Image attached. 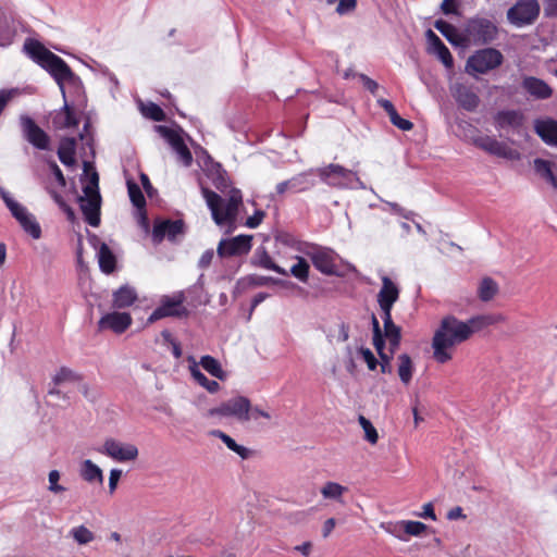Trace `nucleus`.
<instances>
[{
	"instance_id": "64",
	"label": "nucleus",
	"mask_w": 557,
	"mask_h": 557,
	"mask_svg": "<svg viewBox=\"0 0 557 557\" xmlns=\"http://www.w3.org/2000/svg\"><path fill=\"white\" fill-rule=\"evenodd\" d=\"M465 517L461 507H454L447 512V519L449 520H457Z\"/></svg>"
},
{
	"instance_id": "27",
	"label": "nucleus",
	"mask_w": 557,
	"mask_h": 557,
	"mask_svg": "<svg viewBox=\"0 0 557 557\" xmlns=\"http://www.w3.org/2000/svg\"><path fill=\"white\" fill-rule=\"evenodd\" d=\"M522 87L532 97L536 99H548L553 95V89L549 85L534 76H527L522 81Z\"/></svg>"
},
{
	"instance_id": "32",
	"label": "nucleus",
	"mask_w": 557,
	"mask_h": 557,
	"mask_svg": "<svg viewBox=\"0 0 557 557\" xmlns=\"http://www.w3.org/2000/svg\"><path fill=\"white\" fill-rule=\"evenodd\" d=\"M252 263L255 265L263 268L265 270L274 271V272H276V273L281 274V275H284V276L288 275V271H286L284 268L277 265L272 260L270 255L267 252L264 247H259L256 250V252L253 255Z\"/></svg>"
},
{
	"instance_id": "17",
	"label": "nucleus",
	"mask_w": 557,
	"mask_h": 557,
	"mask_svg": "<svg viewBox=\"0 0 557 557\" xmlns=\"http://www.w3.org/2000/svg\"><path fill=\"white\" fill-rule=\"evenodd\" d=\"M252 235H238L220 240L216 252L221 258L243 256L251 249Z\"/></svg>"
},
{
	"instance_id": "10",
	"label": "nucleus",
	"mask_w": 557,
	"mask_h": 557,
	"mask_svg": "<svg viewBox=\"0 0 557 557\" xmlns=\"http://www.w3.org/2000/svg\"><path fill=\"white\" fill-rule=\"evenodd\" d=\"M502 52L494 48H485L473 53L467 61L469 73L485 74L503 63Z\"/></svg>"
},
{
	"instance_id": "62",
	"label": "nucleus",
	"mask_w": 557,
	"mask_h": 557,
	"mask_svg": "<svg viewBox=\"0 0 557 557\" xmlns=\"http://www.w3.org/2000/svg\"><path fill=\"white\" fill-rule=\"evenodd\" d=\"M441 9L445 14L457 13L455 0H443Z\"/></svg>"
},
{
	"instance_id": "18",
	"label": "nucleus",
	"mask_w": 557,
	"mask_h": 557,
	"mask_svg": "<svg viewBox=\"0 0 557 557\" xmlns=\"http://www.w3.org/2000/svg\"><path fill=\"white\" fill-rule=\"evenodd\" d=\"M381 281L382 286L377 293V304L382 313L392 312L394 304L399 299V286L385 274L381 276Z\"/></svg>"
},
{
	"instance_id": "9",
	"label": "nucleus",
	"mask_w": 557,
	"mask_h": 557,
	"mask_svg": "<svg viewBox=\"0 0 557 557\" xmlns=\"http://www.w3.org/2000/svg\"><path fill=\"white\" fill-rule=\"evenodd\" d=\"M299 250L311 259L321 273L326 275L336 273V253L332 249L306 243L299 247Z\"/></svg>"
},
{
	"instance_id": "43",
	"label": "nucleus",
	"mask_w": 557,
	"mask_h": 557,
	"mask_svg": "<svg viewBox=\"0 0 557 557\" xmlns=\"http://www.w3.org/2000/svg\"><path fill=\"white\" fill-rule=\"evenodd\" d=\"M413 363L407 354L398 356V375L404 384H409L412 379Z\"/></svg>"
},
{
	"instance_id": "56",
	"label": "nucleus",
	"mask_w": 557,
	"mask_h": 557,
	"mask_svg": "<svg viewBox=\"0 0 557 557\" xmlns=\"http://www.w3.org/2000/svg\"><path fill=\"white\" fill-rule=\"evenodd\" d=\"M213 257H214V252H213L212 249L206 250L201 255V257H200V259L198 261L199 268H201V269L208 268L211 264Z\"/></svg>"
},
{
	"instance_id": "52",
	"label": "nucleus",
	"mask_w": 557,
	"mask_h": 557,
	"mask_svg": "<svg viewBox=\"0 0 557 557\" xmlns=\"http://www.w3.org/2000/svg\"><path fill=\"white\" fill-rule=\"evenodd\" d=\"M356 7L357 0H339L336 8V12L339 15H345L355 11Z\"/></svg>"
},
{
	"instance_id": "53",
	"label": "nucleus",
	"mask_w": 557,
	"mask_h": 557,
	"mask_svg": "<svg viewBox=\"0 0 557 557\" xmlns=\"http://www.w3.org/2000/svg\"><path fill=\"white\" fill-rule=\"evenodd\" d=\"M122 473L123 472L121 469H117V468L111 469L110 475H109V493L111 495L114 494V492L116 491V487H117L119 481L122 476Z\"/></svg>"
},
{
	"instance_id": "47",
	"label": "nucleus",
	"mask_w": 557,
	"mask_h": 557,
	"mask_svg": "<svg viewBox=\"0 0 557 557\" xmlns=\"http://www.w3.org/2000/svg\"><path fill=\"white\" fill-rule=\"evenodd\" d=\"M358 422L364 432V440L370 444L375 445L379 441V434L371 421L368 420L364 416H359Z\"/></svg>"
},
{
	"instance_id": "11",
	"label": "nucleus",
	"mask_w": 557,
	"mask_h": 557,
	"mask_svg": "<svg viewBox=\"0 0 557 557\" xmlns=\"http://www.w3.org/2000/svg\"><path fill=\"white\" fill-rule=\"evenodd\" d=\"M540 14L537 0H518L508 11V22L517 27L532 24Z\"/></svg>"
},
{
	"instance_id": "46",
	"label": "nucleus",
	"mask_w": 557,
	"mask_h": 557,
	"mask_svg": "<svg viewBox=\"0 0 557 557\" xmlns=\"http://www.w3.org/2000/svg\"><path fill=\"white\" fill-rule=\"evenodd\" d=\"M70 534L79 545H86L95 540V534L85 525L73 528Z\"/></svg>"
},
{
	"instance_id": "63",
	"label": "nucleus",
	"mask_w": 557,
	"mask_h": 557,
	"mask_svg": "<svg viewBox=\"0 0 557 557\" xmlns=\"http://www.w3.org/2000/svg\"><path fill=\"white\" fill-rule=\"evenodd\" d=\"M12 91L0 90V114L2 113L9 100L12 98Z\"/></svg>"
},
{
	"instance_id": "24",
	"label": "nucleus",
	"mask_w": 557,
	"mask_h": 557,
	"mask_svg": "<svg viewBox=\"0 0 557 557\" xmlns=\"http://www.w3.org/2000/svg\"><path fill=\"white\" fill-rule=\"evenodd\" d=\"M534 131L548 146L557 147V121L550 117L534 121Z\"/></svg>"
},
{
	"instance_id": "35",
	"label": "nucleus",
	"mask_w": 557,
	"mask_h": 557,
	"mask_svg": "<svg viewBox=\"0 0 557 557\" xmlns=\"http://www.w3.org/2000/svg\"><path fill=\"white\" fill-rule=\"evenodd\" d=\"M97 257L102 272L110 274L115 270L116 258L107 244L101 243Z\"/></svg>"
},
{
	"instance_id": "58",
	"label": "nucleus",
	"mask_w": 557,
	"mask_h": 557,
	"mask_svg": "<svg viewBox=\"0 0 557 557\" xmlns=\"http://www.w3.org/2000/svg\"><path fill=\"white\" fill-rule=\"evenodd\" d=\"M360 79L362 81L363 83V86L370 90L372 94H374L377 88H379V85L375 81H373L372 78L368 77L367 75L364 74H360L359 75Z\"/></svg>"
},
{
	"instance_id": "20",
	"label": "nucleus",
	"mask_w": 557,
	"mask_h": 557,
	"mask_svg": "<svg viewBox=\"0 0 557 557\" xmlns=\"http://www.w3.org/2000/svg\"><path fill=\"white\" fill-rule=\"evenodd\" d=\"M524 124V115L519 110H502L494 115V125L497 131L520 132Z\"/></svg>"
},
{
	"instance_id": "30",
	"label": "nucleus",
	"mask_w": 557,
	"mask_h": 557,
	"mask_svg": "<svg viewBox=\"0 0 557 557\" xmlns=\"http://www.w3.org/2000/svg\"><path fill=\"white\" fill-rule=\"evenodd\" d=\"M127 189H128V195H129V199H131L132 203L138 210L139 224L143 227L148 228V219H147L146 211H145L146 200H145L141 189L139 188V186L136 183H133V182H127Z\"/></svg>"
},
{
	"instance_id": "33",
	"label": "nucleus",
	"mask_w": 557,
	"mask_h": 557,
	"mask_svg": "<svg viewBox=\"0 0 557 557\" xmlns=\"http://www.w3.org/2000/svg\"><path fill=\"white\" fill-rule=\"evenodd\" d=\"M75 150H76V140L73 137H65L61 139L59 149H58V157L60 161L65 166H72L75 164Z\"/></svg>"
},
{
	"instance_id": "48",
	"label": "nucleus",
	"mask_w": 557,
	"mask_h": 557,
	"mask_svg": "<svg viewBox=\"0 0 557 557\" xmlns=\"http://www.w3.org/2000/svg\"><path fill=\"white\" fill-rule=\"evenodd\" d=\"M141 113L144 116L156 122H161L165 119L163 110L153 102L141 104Z\"/></svg>"
},
{
	"instance_id": "28",
	"label": "nucleus",
	"mask_w": 557,
	"mask_h": 557,
	"mask_svg": "<svg viewBox=\"0 0 557 557\" xmlns=\"http://www.w3.org/2000/svg\"><path fill=\"white\" fill-rule=\"evenodd\" d=\"M426 38L430 45L431 52L436 54V57L446 67H451L454 63L451 53L448 50V48L444 45V42L440 39V37L433 30L428 29Z\"/></svg>"
},
{
	"instance_id": "31",
	"label": "nucleus",
	"mask_w": 557,
	"mask_h": 557,
	"mask_svg": "<svg viewBox=\"0 0 557 557\" xmlns=\"http://www.w3.org/2000/svg\"><path fill=\"white\" fill-rule=\"evenodd\" d=\"M188 370L191 377L209 393H216L220 389V384L216 381L209 380L200 370L198 362L195 357L189 356L187 358Z\"/></svg>"
},
{
	"instance_id": "34",
	"label": "nucleus",
	"mask_w": 557,
	"mask_h": 557,
	"mask_svg": "<svg viewBox=\"0 0 557 557\" xmlns=\"http://www.w3.org/2000/svg\"><path fill=\"white\" fill-rule=\"evenodd\" d=\"M377 103L380 104L381 108H383L385 110V112L389 116V120L394 126L398 127L401 131H410L413 127V124L410 121L403 119L397 113L394 104L389 100L379 99Z\"/></svg>"
},
{
	"instance_id": "29",
	"label": "nucleus",
	"mask_w": 557,
	"mask_h": 557,
	"mask_svg": "<svg viewBox=\"0 0 557 557\" xmlns=\"http://www.w3.org/2000/svg\"><path fill=\"white\" fill-rule=\"evenodd\" d=\"M428 527L420 522V521H412V520H403L393 525V528L389 530L392 534H394L396 537L406 541V539L403 536V532L407 535L412 536H420L422 533L426 531Z\"/></svg>"
},
{
	"instance_id": "25",
	"label": "nucleus",
	"mask_w": 557,
	"mask_h": 557,
	"mask_svg": "<svg viewBox=\"0 0 557 557\" xmlns=\"http://www.w3.org/2000/svg\"><path fill=\"white\" fill-rule=\"evenodd\" d=\"M372 327H373V346L375 347L382 362H381V372L382 373H391V357H388L384 352L385 341H383L382 330L379 323V320L375 315H372Z\"/></svg>"
},
{
	"instance_id": "45",
	"label": "nucleus",
	"mask_w": 557,
	"mask_h": 557,
	"mask_svg": "<svg viewBox=\"0 0 557 557\" xmlns=\"http://www.w3.org/2000/svg\"><path fill=\"white\" fill-rule=\"evenodd\" d=\"M534 170L537 174H540L542 177L550 182L554 185V187L557 188V178L552 170V164L549 161L543 159H535Z\"/></svg>"
},
{
	"instance_id": "59",
	"label": "nucleus",
	"mask_w": 557,
	"mask_h": 557,
	"mask_svg": "<svg viewBox=\"0 0 557 557\" xmlns=\"http://www.w3.org/2000/svg\"><path fill=\"white\" fill-rule=\"evenodd\" d=\"M335 337L337 342H346L349 338V326L346 323H341Z\"/></svg>"
},
{
	"instance_id": "41",
	"label": "nucleus",
	"mask_w": 557,
	"mask_h": 557,
	"mask_svg": "<svg viewBox=\"0 0 557 557\" xmlns=\"http://www.w3.org/2000/svg\"><path fill=\"white\" fill-rule=\"evenodd\" d=\"M293 259L296 261V263L290 267L288 274H290L301 283H307L309 280L310 271V265L308 261L300 256H295L293 257Z\"/></svg>"
},
{
	"instance_id": "55",
	"label": "nucleus",
	"mask_w": 557,
	"mask_h": 557,
	"mask_svg": "<svg viewBox=\"0 0 557 557\" xmlns=\"http://www.w3.org/2000/svg\"><path fill=\"white\" fill-rule=\"evenodd\" d=\"M416 516L423 519H431L433 521L436 520V515L432 503L424 504L422 507V511L416 513Z\"/></svg>"
},
{
	"instance_id": "5",
	"label": "nucleus",
	"mask_w": 557,
	"mask_h": 557,
	"mask_svg": "<svg viewBox=\"0 0 557 557\" xmlns=\"http://www.w3.org/2000/svg\"><path fill=\"white\" fill-rule=\"evenodd\" d=\"M81 210L87 223L94 227L100 224L101 196L99 193V176L92 172L87 184L83 187V196L78 198Z\"/></svg>"
},
{
	"instance_id": "38",
	"label": "nucleus",
	"mask_w": 557,
	"mask_h": 557,
	"mask_svg": "<svg viewBox=\"0 0 557 557\" xmlns=\"http://www.w3.org/2000/svg\"><path fill=\"white\" fill-rule=\"evenodd\" d=\"M211 435L214 436V437H218L220 438L225 445L226 447L236 453L238 456H240L243 459H247L250 457L251 455V451L250 449H248L247 447L245 446H242V445H238L230 435H227L226 433L220 431V430H214L211 432Z\"/></svg>"
},
{
	"instance_id": "23",
	"label": "nucleus",
	"mask_w": 557,
	"mask_h": 557,
	"mask_svg": "<svg viewBox=\"0 0 557 557\" xmlns=\"http://www.w3.org/2000/svg\"><path fill=\"white\" fill-rule=\"evenodd\" d=\"M132 324V317L129 313L126 312H111L104 314L99 320V327L100 329H110L114 333L121 334L125 332L129 325Z\"/></svg>"
},
{
	"instance_id": "42",
	"label": "nucleus",
	"mask_w": 557,
	"mask_h": 557,
	"mask_svg": "<svg viewBox=\"0 0 557 557\" xmlns=\"http://www.w3.org/2000/svg\"><path fill=\"white\" fill-rule=\"evenodd\" d=\"M498 293L497 283L491 277H484L478 288L479 298L482 301L492 300Z\"/></svg>"
},
{
	"instance_id": "60",
	"label": "nucleus",
	"mask_w": 557,
	"mask_h": 557,
	"mask_svg": "<svg viewBox=\"0 0 557 557\" xmlns=\"http://www.w3.org/2000/svg\"><path fill=\"white\" fill-rule=\"evenodd\" d=\"M259 417H262L264 419H271V414L268 411L262 410L259 407H252L250 405V419H255L256 420Z\"/></svg>"
},
{
	"instance_id": "16",
	"label": "nucleus",
	"mask_w": 557,
	"mask_h": 557,
	"mask_svg": "<svg viewBox=\"0 0 557 557\" xmlns=\"http://www.w3.org/2000/svg\"><path fill=\"white\" fill-rule=\"evenodd\" d=\"M156 129L175 151L180 162L184 166H189L193 162V154L185 145L183 137L176 131L168 126L158 125L156 126Z\"/></svg>"
},
{
	"instance_id": "2",
	"label": "nucleus",
	"mask_w": 557,
	"mask_h": 557,
	"mask_svg": "<svg viewBox=\"0 0 557 557\" xmlns=\"http://www.w3.org/2000/svg\"><path fill=\"white\" fill-rule=\"evenodd\" d=\"M500 321H504L500 314L481 315L468 321H460L453 315L444 318L432 338L434 360L441 364L447 363L453 359L456 346L466 342L475 331Z\"/></svg>"
},
{
	"instance_id": "51",
	"label": "nucleus",
	"mask_w": 557,
	"mask_h": 557,
	"mask_svg": "<svg viewBox=\"0 0 557 557\" xmlns=\"http://www.w3.org/2000/svg\"><path fill=\"white\" fill-rule=\"evenodd\" d=\"M359 354L367 363L369 370L373 371L376 369L379 362L374 354L369 348L361 347L359 349Z\"/></svg>"
},
{
	"instance_id": "19",
	"label": "nucleus",
	"mask_w": 557,
	"mask_h": 557,
	"mask_svg": "<svg viewBox=\"0 0 557 557\" xmlns=\"http://www.w3.org/2000/svg\"><path fill=\"white\" fill-rule=\"evenodd\" d=\"M315 185L313 169L299 173L292 178L276 185V193L283 195L286 191L300 193Z\"/></svg>"
},
{
	"instance_id": "22",
	"label": "nucleus",
	"mask_w": 557,
	"mask_h": 557,
	"mask_svg": "<svg viewBox=\"0 0 557 557\" xmlns=\"http://www.w3.org/2000/svg\"><path fill=\"white\" fill-rule=\"evenodd\" d=\"M451 94L457 103L467 111H474L480 103V99L473 89L463 84L456 83L453 85Z\"/></svg>"
},
{
	"instance_id": "6",
	"label": "nucleus",
	"mask_w": 557,
	"mask_h": 557,
	"mask_svg": "<svg viewBox=\"0 0 557 557\" xmlns=\"http://www.w3.org/2000/svg\"><path fill=\"white\" fill-rule=\"evenodd\" d=\"M498 28L494 21L475 16L470 18L463 30V40L472 45H487L497 38Z\"/></svg>"
},
{
	"instance_id": "57",
	"label": "nucleus",
	"mask_w": 557,
	"mask_h": 557,
	"mask_svg": "<svg viewBox=\"0 0 557 557\" xmlns=\"http://www.w3.org/2000/svg\"><path fill=\"white\" fill-rule=\"evenodd\" d=\"M388 206L396 214H399L407 220H413L414 213L412 211H406L404 208H401L398 203L395 202H391L388 203Z\"/></svg>"
},
{
	"instance_id": "12",
	"label": "nucleus",
	"mask_w": 557,
	"mask_h": 557,
	"mask_svg": "<svg viewBox=\"0 0 557 557\" xmlns=\"http://www.w3.org/2000/svg\"><path fill=\"white\" fill-rule=\"evenodd\" d=\"M97 450L117 462L134 461L137 459L139 454L136 445L132 443H124L111 437L107 438L102 446Z\"/></svg>"
},
{
	"instance_id": "36",
	"label": "nucleus",
	"mask_w": 557,
	"mask_h": 557,
	"mask_svg": "<svg viewBox=\"0 0 557 557\" xmlns=\"http://www.w3.org/2000/svg\"><path fill=\"white\" fill-rule=\"evenodd\" d=\"M79 474L88 483H103L102 470L89 459L82 462Z\"/></svg>"
},
{
	"instance_id": "37",
	"label": "nucleus",
	"mask_w": 557,
	"mask_h": 557,
	"mask_svg": "<svg viewBox=\"0 0 557 557\" xmlns=\"http://www.w3.org/2000/svg\"><path fill=\"white\" fill-rule=\"evenodd\" d=\"M137 299L136 290L129 286H122L113 294V306L116 308H126L132 306Z\"/></svg>"
},
{
	"instance_id": "15",
	"label": "nucleus",
	"mask_w": 557,
	"mask_h": 557,
	"mask_svg": "<svg viewBox=\"0 0 557 557\" xmlns=\"http://www.w3.org/2000/svg\"><path fill=\"white\" fill-rule=\"evenodd\" d=\"M20 124L24 138L39 150H48L50 147L49 135L40 128L35 121L27 116L22 115L20 117Z\"/></svg>"
},
{
	"instance_id": "54",
	"label": "nucleus",
	"mask_w": 557,
	"mask_h": 557,
	"mask_svg": "<svg viewBox=\"0 0 557 557\" xmlns=\"http://www.w3.org/2000/svg\"><path fill=\"white\" fill-rule=\"evenodd\" d=\"M264 216V211L257 210L251 216H249L246 220L245 225L249 228H257L262 223Z\"/></svg>"
},
{
	"instance_id": "1",
	"label": "nucleus",
	"mask_w": 557,
	"mask_h": 557,
	"mask_svg": "<svg viewBox=\"0 0 557 557\" xmlns=\"http://www.w3.org/2000/svg\"><path fill=\"white\" fill-rule=\"evenodd\" d=\"M25 53L38 65L45 69L58 84L64 99L63 108L54 117V124L60 128L76 127L78 120L67 102V90L78 96L83 92L81 78L74 74L63 59L51 52L38 40L27 39L23 47Z\"/></svg>"
},
{
	"instance_id": "44",
	"label": "nucleus",
	"mask_w": 557,
	"mask_h": 557,
	"mask_svg": "<svg viewBox=\"0 0 557 557\" xmlns=\"http://www.w3.org/2000/svg\"><path fill=\"white\" fill-rule=\"evenodd\" d=\"M78 381H81V375L66 367L60 368L52 377V382L55 386Z\"/></svg>"
},
{
	"instance_id": "26",
	"label": "nucleus",
	"mask_w": 557,
	"mask_h": 557,
	"mask_svg": "<svg viewBox=\"0 0 557 557\" xmlns=\"http://www.w3.org/2000/svg\"><path fill=\"white\" fill-rule=\"evenodd\" d=\"M381 318L384 329L382 332L383 339L388 341L391 352L394 354L400 344V327L393 322L392 312L381 313Z\"/></svg>"
},
{
	"instance_id": "61",
	"label": "nucleus",
	"mask_w": 557,
	"mask_h": 557,
	"mask_svg": "<svg viewBox=\"0 0 557 557\" xmlns=\"http://www.w3.org/2000/svg\"><path fill=\"white\" fill-rule=\"evenodd\" d=\"M335 525H336V520L334 518L326 519L323 524V528H322L323 537H327L334 530Z\"/></svg>"
},
{
	"instance_id": "39",
	"label": "nucleus",
	"mask_w": 557,
	"mask_h": 557,
	"mask_svg": "<svg viewBox=\"0 0 557 557\" xmlns=\"http://www.w3.org/2000/svg\"><path fill=\"white\" fill-rule=\"evenodd\" d=\"M199 368L201 367L203 370H206L210 375L219 379V380H225L226 379V372L222 369L221 363L219 360L213 358L212 356L206 355L200 358V361L198 362Z\"/></svg>"
},
{
	"instance_id": "7",
	"label": "nucleus",
	"mask_w": 557,
	"mask_h": 557,
	"mask_svg": "<svg viewBox=\"0 0 557 557\" xmlns=\"http://www.w3.org/2000/svg\"><path fill=\"white\" fill-rule=\"evenodd\" d=\"M0 197L10 210L11 214L16 219L23 230L33 238L38 239L41 235V228L36 218L28 212L26 207L17 202L3 187H0Z\"/></svg>"
},
{
	"instance_id": "21",
	"label": "nucleus",
	"mask_w": 557,
	"mask_h": 557,
	"mask_svg": "<svg viewBox=\"0 0 557 557\" xmlns=\"http://www.w3.org/2000/svg\"><path fill=\"white\" fill-rule=\"evenodd\" d=\"M184 222L182 220H164L157 222L153 226L152 238L156 243L162 242L165 237L173 240L177 235L183 234Z\"/></svg>"
},
{
	"instance_id": "4",
	"label": "nucleus",
	"mask_w": 557,
	"mask_h": 557,
	"mask_svg": "<svg viewBox=\"0 0 557 557\" xmlns=\"http://www.w3.org/2000/svg\"><path fill=\"white\" fill-rule=\"evenodd\" d=\"M318 175L320 180L334 188L364 189V183L359 178L356 172L348 170L339 164L331 163L326 166L313 169V176Z\"/></svg>"
},
{
	"instance_id": "8",
	"label": "nucleus",
	"mask_w": 557,
	"mask_h": 557,
	"mask_svg": "<svg viewBox=\"0 0 557 557\" xmlns=\"http://www.w3.org/2000/svg\"><path fill=\"white\" fill-rule=\"evenodd\" d=\"M210 417L234 418L240 422L250 420V400L245 396H236L223 401L209 410Z\"/></svg>"
},
{
	"instance_id": "13",
	"label": "nucleus",
	"mask_w": 557,
	"mask_h": 557,
	"mask_svg": "<svg viewBox=\"0 0 557 557\" xmlns=\"http://www.w3.org/2000/svg\"><path fill=\"white\" fill-rule=\"evenodd\" d=\"M473 145L483 151L504 158L510 161H518L521 159V153L510 148L506 143L497 140L494 136L479 135L473 138Z\"/></svg>"
},
{
	"instance_id": "40",
	"label": "nucleus",
	"mask_w": 557,
	"mask_h": 557,
	"mask_svg": "<svg viewBox=\"0 0 557 557\" xmlns=\"http://www.w3.org/2000/svg\"><path fill=\"white\" fill-rule=\"evenodd\" d=\"M347 492V487L333 481L326 482L320 490V493L325 499H333L338 503L343 502V495Z\"/></svg>"
},
{
	"instance_id": "14",
	"label": "nucleus",
	"mask_w": 557,
	"mask_h": 557,
	"mask_svg": "<svg viewBox=\"0 0 557 557\" xmlns=\"http://www.w3.org/2000/svg\"><path fill=\"white\" fill-rule=\"evenodd\" d=\"M184 295L178 293L173 296H164L158 308L148 318V322L152 323L157 320L166 317H182L187 313L186 308L183 306Z\"/></svg>"
},
{
	"instance_id": "3",
	"label": "nucleus",
	"mask_w": 557,
	"mask_h": 557,
	"mask_svg": "<svg viewBox=\"0 0 557 557\" xmlns=\"http://www.w3.org/2000/svg\"><path fill=\"white\" fill-rule=\"evenodd\" d=\"M202 196L218 225H231L236 221L238 208L243 203V195L239 189L231 188L226 194L227 198L223 199L216 193L203 187Z\"/></svg>"
},
{
	"instance_id": "49",
	"label": "nucleus",
	"mask_w": 557,
	"mask_h": 557,
	"mask_svg": "<svg viewBox=\"0 0 557 557\" xmlns=\"http://www.w3.org/2000/svg\"><path fill=\"white\" fill-rule=\"evenodd\" d=\"M434 26L448 41L455 42L457 30L451 24L440 20L435 22Z\"/></svg>"
},
{
	"instance_id": "50",
	"label": "nucleus",
	"mask_w": 557,
	"mask_h": 557,
	"mask_svg": "<svg viewBox=\"0 0 557 557\" xmlns=\"http://www.w3.org/2000/svg\"><path fill=\"white\" fill-rule=\"evenodd\" d=\"M60 476L61 475L58 470H51L48 474V490L54 494L62 493L65 491V487L59 484Z\"/></svg>"
}]
</instances>
